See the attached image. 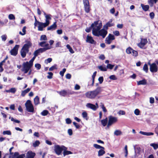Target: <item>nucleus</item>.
<instances>
[{"mask_svg":"<svg viewBox=\"0 0 158 158\" xmlns=\"http://www.w3.org/2000/svg\"><path fill=\"white\" fill-rule=\"evenodd\" d=\"M83 2L84 6L89 5L88 0H83Z\"/></svg>","mask_w":158,"mask_h":158,"instance_id":"09e8293b","label":"nucleus"},{"mask_svg":"<svg viewBox=\"0 0 158 158\" xmlns=\"http://www.w3.org/2000/svg\"><path fill=\"white\" fill-rule=\"evenodd\" d=\"M3 134L4 135H10L11 134V133L10 131L8 130L3 131Z\"/></svg>","mask_w":158,"mask_h":158,"instance_id":"49530a36","label":"nucleus"},{"mask_svg":"<svg viewBox=\"0 0 158 158\" xmlns=\"http://www.w3.org/2000/svg\"><path fill=\"white\" fill-rule=\"evenodd\" d=\"M98 68L101 71H107V68L105 65H100L98 66Z\"/></svg>","mask_w":158,"mask_h":158,"instance_id":"c756f323","label":"nucleus"},{"mask_svg":"<svg viewBox=\"0 0 158 158\" xmlns=\"http://www.w3.org/2000/svg\"><path fill=\"white\" fill-rule=\"evenodd\" d=\"M158 0H148V4L151 6H153L154 4L156 3Z\"/></svg>","mask_w":158,"mask_h":158,"instance_id":"bb28decb","label":"nucleus"},{"mask_svg":"<svg viewBox=\"0 0 158 158\" xmlns=\"http://www.w3.org/2000/svg\"><path fill=\"white\" fill-rule=\"evenodd\" d=\"M35 153L31 151H28L26 154V158H34Z\"/></svg>","mask_w":158,"mask_h":158,"instance_id":"f3484780","label":"nucleus"},{"mask_svg":"<svg viewBox=\"0 0 158 158\" xmlns=\"http://www.w3.org/2000/svg\"><path fill=\"white\" fill-rule=\"evenodd\" d=\"M147 43V39L141 38L140 43L137 44V45L140 48H142Z\"/></svg>","mask_w":158,"mask_h":158,"instance_id":"9b49d317","label":"nucleus"},{"mask_svg":"<svg viewBox=\"0 0 158 158\" xmlns=\"http://www.w3.org/2000/svg\"><path fill=\"white\" fill-rule=\"evenodd\" d=\"M107 30L103 28L100 30L96 33L94 35L99 36H101L103 38H104L107 34Z\"/></svg>","mask_w":158,"mask_h":158,"instance_id":"6e6552de","label":"nucleus"},{"mask_svg":"<svg viewBox=\"0 0 158 158\" xmlns=\"http://www.w3.org/2000/svg\"><path fill=\"white\" fill-rule=\"evenodd\" d=\"M44 13L46 18L45 23L49 25L50 23L49 20L51 19V16L50 15H47L44 12Z\"/></svg>","mask_w":158,"mask_h":158,"instance_id":"a211bd4d","label":"nucleus"},{"mask_svg":"<svg viewBox=\"0 0 158 158\" xmlns=\"http://www.w3.org/2000/svg\"><path fill=\"white\" fill-rule=\"evenodd\" d=\"M39 45L42 47H45L43 48H50L48 49H50L52 48V47L51 46H49V44L46 41H44L39 43Z\"/></svg>","mask_w":158,"mask_h":158,"instance_id":"2eb2a0df","label":"nucleus"},{"mask_svg":"<svg viewBox=\"0 0 158 158\" xmlns=\"http://www.w3.org/2000/svg\"><path fill=\"white\" fill-rule=\"evenodd\" d=\"M83 2L84 6L89 5L88 0H83Z\"/></svg>","mask_w":158,"mask_h":158,"instance_id":"8fccbe9b","label":"nucleus"},{"mask_svg":"<svg viewBox=\"0 0 158 158\" xmlns=\"http://www.w3.org/2000/svg\"><path fill=\"white\" fill-rule=\"evenodd\" d=\"M66 123L67 124H70L72 122V121L69 118H67L65 119Z\"/></svg>","mask_w":158,"mask_h":158,"instance_id":"e2e57ef3","label":"nucleus"},{"mask_svg":"<svg viewBox=\"0 0 158 158\" xmlns=\"http://www.w3.org/2000/svg\"><path fill=\"white\" fill-rule=\"evenodd\" d=\"M105 153L104 149H101L99 150L98 152V156H102Z\"/></svg>","mask_w":158,"mask_h":158,"instance_id":"c85d7f7f","label":"nucleus"},{"mask_svg":"<svg viewBox=\"0 0 158 158\" xmlns=\"http://www.w3.org/2000/svg\"><path fill=\"white\" fill-rule=\"evenodd\" d=\"M19 47V45H15L14 47L10 52L11 55L14 56L18 54Z\"/></svg>","mask_w":158,"mask_h":158,"instance_id":"1a4fd4ad","label":"nucleus"},{"mask_svg":"<svg viewBox=\"0 0 158 158\" xmlns=\"http://www.w3.org/2000/svg\"><path fill=\"white\" fill-rule=\"evenodd\" d=\"M48 110H44L41 113V114L43 116H45L48 114Z\"/></svg>","mask_w":158,"mask_h":158,"instance_id":"6e6d98bb","label":"nucleus"},{"mask_svg":"<svg viewBox=\"0 0 158 158\" xmlns=\"http://www.w3.org/2000/svg\"><path fill=\"white\" fill-rule=\"evenodd\" d=\"M108 120L107 118H106L105 119L101 121V124L104 127L106 126L107 127H108Z\"/></svg>","mask_w":158,"mask_h":158,"instance_id":"412c9836","label":"nucleus"},{"mask_svg":"<svg viewBox=\"0 0 158 158\" xmlns=\"http://www.w3.org/2000/svg\"><path fill=\"white\" fill-rule=\"evenodd\" d=\"M86 106L87 107L90 108L94 111L96 110L95 106L93 104L88 103L86 104Z\"/></svg>","mask_w":158,"mask_h":158,"instance_id":"4be33fe9","label":"nucleus"},{"mask_svg":"<svg viewBox=\"0 0 158 158\" xmlns=\"http://www.w3.org/2000/svg\"><path fill=\"white\" fill-rule=\"evenodd\" d=\"M112 20L110 19L105 25L103 26V28L106 30H107L109 27H111L114 25V23H112Z\"/></svg>","mask_w":158,"mask_h":158,"instance_id":"6ab92c4d","label":"nucleus"},{"mask_svg":"<svg viewBox=\"0 0 158 158\" xmlns=\"http://www.w3.org/2000/svg\"><path fill=\"white\" fill-rule=\"evenodd\" d=\"M109 77L110 79L113 80H116L117 79L115 75H114L110 76Z\"/></svg>","mask_w":158,"mask_h":158,"instance_id":"3c124183","label":"nucleus"},{"mask_svg":"<svg viewBox=\"0 0 158 158\" xmlns=\"http://www.w3.org/2000/svg\"><path fill=\"white\" fill-rule=\"evenodd\" d=\"M102 26V24L101 21H97L94 22L91 26L92 28V34L94 35L101 29Z\"/></svg>","mask_w":158,"mask_h":158,"instance_id":"7ed1b4c3","label":"nucleus"},{"mask_svg":"<svg viewBox=\"0 0 158 158\" xmlns=\"http://www.w3.org/2000/svg\"><path fill=\"white\" fill-rule=\"evenodd\" d=\"M16 91V89L15 88H12L10 89V93H15Z\"/></svg>","mask_w":158,"mask_h":158,"instance_id":"680f3d73","label":"nucleus"},{"mask_svg":"<svg viewBox=\"0 0 158 158\" xmlns=\"http://www.w3.org/2000/svg\"><path fill=\"white\" fill-rule=\"evenodd\" d=\"M19 155V153L18 152H15L14 155L12 156H10L9 157V158H19V156H18Z\"/></svg>","mask_w":158,"mask_h":158,"instance_id":"7c9ffc66","label":"nucleus"},{"mask_svg":"<svg viewBox=\"0 0 158 158\" xmlns=\"http://www.w3.org/2000/svg\"><path fill=\"white\" fill-rule=\"evenodd\" d=\"M9 118H11V120L13 122L15 123H19L20 122V121L16 119H15L14 118L11 117V118L10 117H9Z\"/></svg>","mask_w":158,"mask_h":158,"instance_id":"5fc2aeb1","label":"nucleus"},{"mask_svg":"<svg viewBox=\"0 0 158 158\" xmlns=\"http://www.w3.org/2000/svg\"><path fill=\"white\" fill-rule=\"evenodd\" d=\"M57 93H58L60 96L65 97L67 94H72V93H68L66 91L63 90L60 91H57Z\"/></svg>","mask_w":158,"mask_h":158,"instance_id":"aec40b11","label":"nucleus"},{"mask_svg":"<svg viewBox=\"0 0 158 158\" xmlns=\"http://www.w3.org/2000/svg\"><path fill=\"white\" fill-rule=\"evenodd\" d=\"M82 115L83 117L85 118L86 120H87L88 119L87 114L86 111H84L82 113Z\"/></svg>","mask_w":158,"mask_h":158,"instance_id":"c9c22d12","label":"nucleus"},{"mask_svg":"<svg viewBox=\"0 0 158 158\" xmlns=\"http://www.w3.org/2000/svg\"><path fill=\"white\" fill-rule=\"evenodd\" d=\"M98 80L100 84H102L103 81V78L102 77H99Z\"/></svg>","mask_w":158,"mask_h":158,"instance_id":"0e129e2a","label":"nucleus"},{"mask_svg":"<svg viewBox=\"0 0 158 158\" xmlns=\"http://www.w3.org/2000/svg\"><path fill=\"white\" fill-rule=\"evenodd\" d=\"M133 50L131 47H128L126 49V52L127 54H130L132 53Z\"/></svg>","mask_w":158,"mask_h":158,"instance_id":"58836bf2","label":"nucleus"},{"mask_svg":"<svg viewBox=\"0 0 158 158\" xmlns=\"http://www.w3.org/2000/svg\"><path fill=\"white\" fill-rule=\"evenodd\" d=\"M132 53L133 56H137L138 55V52L137 51L134 50H133Z\"/></svg>","mask_w":158,"mask_h":158,"instance_id":"4d7b16f0","label":"nucleus"},{"mask_svg":"<svg viewBox=\"0 0 158 158\" xmlns=\"http://www.w3.org/2000/svg\"><path fill=\"white\" fill-rule=\"evenodd\" d=\"M27 27L26 26H24L22 30V32L21 31L19 32V34L22 35H24L26 33V29Z\"/></svg>","mask_w":158,"mask_h":158,"instance_id":"473e14b6","label":"nucleus"},{"mask_svg":"<svg viewBox=\"0 0 158 158\" xmlns=\"http://www.w3.org/2000/svg\"><path fill=\"white\" fill-rule=\"evenodd\" d=\"M122 134V132L119 130H116L114 132V135L116 136H118L121 135Z\"/></svg>","mask_w":158,"mask_h":158,"instance_id":"ea45409f","label":"nucleus"},{"mask_svg":"<svg viewBox=\"0 0 158 158\" xmlns=\"http://www.w3.org/2000/svg\"><path fill=\"white\" fill-rule=\"evenodd\" d=\"M31 90V88H28L27 89L23 90L21 91V96L22 97H24L25 95L29 92Z\"/></svg>","mask_w":158,"mask_h":158,"instance_id":"393cba45","label":"nucleus"},{"mask_svg":"<svg viewBox=\"0 0 158 158\" xmlns=\"http://www.w3.org/2000/svg\"><path fill=\"white\" fill-rule=\"evenodd\" d=\"M139 133L140 134L145 135H153L154 134V133H153L151 132H147L142 131H140Z\"/></svg>","mask_w":158,"mask_h":158,"instance_id":"2f4dec72","label":"nucleus"},{"mask_svg":"<svg viewBox=\"0 0 158 158\" xmlns=\"http://www.w3.org/2000/svg\"><path fill=\"white\" fill-rule=\"evenodd\" d=\"M86 41V42L91 44H95L96 43V42L94 40L93 38L91 36L89 35L87 36Z\"/></svg>","mask_w":158,"mask_h":158,"instance_id":"dca6fc26","label":"nucleus"},{"mask_svg":"<svg viewBox=\"0 0 158 158\" xmlns=\"http://www.w3.org/2000/svg\"><path fill=\"white\" fill-rule=\"evenodd\" d=\"M1 37L2 41H4L6 39L7 36L5 35H3L1 36Z\"/></svg>","mask_w":158,"mask_h":158,"instance_id":"052dcab7","label":"nucleus"},{"mask_svg":"<svg viewBox=\"0 0 158 158\" xmlns=\"http://www.w3.org/2000/svg\"><path fill=\"white\" fill-rule=\"evenodd\" d=\"M94 147L96 149H105V148L104 147L101 146L100 145H99L97 144H94L93 145Z\"/></svg>","mask_w":158,"mask_h":158,"instance_id":"f704fd0d","label":"nucleus"},{"mask_svg":"<svg viewBox=\"0 0 158 158\" xmlns=\"http://www.w3.org/2000/svg\"><path fill=\"white\" fill-rule=\"evenodd\" d=\"M50 48H40L35 51L33 53L34 56H37L40 53H42L45 51L46 50H48Z\"/></svg>","mask_w":158,"mask_h":158,"instance_id":"ddd939ff","label":"nucleus"},{"mask_svg":"<svg viewBox=\"0 0 158 158\" xmlns=\"http://www.w3.org/2000/svg\"><path fill=\"white\" fill-rule=\"evenodd\" d=\"M118 114L119 115H125V112L123 110H120L118 113Z\"/></svg>","mask_w":158,"mask_h":158,"instance_id":"69168bd1","label":"nucleus"},{"mask_svg":"<svg viewBox=\"0 0 158 158\" xmlns=\"http://www.w3.org/2000/svg\"><path fill=\"white\" fill-rule=\"evenodd\" d=\"M35 67L38 70H39L41 68V65L39 64H35Z\"/></svg>","mask_w":158,"mask_h":158,"instance_id":"774afa93","label":"nucleus"},{"mask_svg":"<svg viewBox=\"0 0 158 158\" xmlns=\"http://www.w3.org/2000/svg\"><path fill=\"white\" fill-rule=\"evenodd\" d=\"M137 83L138 85H145L147 84V82L145 79H143L142 80L137 81Z\"/></svg>","mask_w":158,"mask_h":158,"instance_id":"a878e982","label":"nucleus"},{"mask_svg":"<svg viewBox=\"0 0 158 158\" xmlns=\"http://www.w3.org/2000/svg\"><path fill=\"white\" fill-rule=\"evenodd\" d=\"M38 30L39 31H43L44 27H46L48 25L46 23L38 22Z\"/></svg>","mask_w":158,"mask_h":158,"instance_id":"f8f14e48","label":"nucleus"},{"mask_svg":"<svg viewBox=\"0 0 158 158\" xmlns=\"http://www.w3.org/2000/svg\"><path fill=\"white\" fill-rule=\"evenodd\" d=\"M114 66V65H112L110 64H108L107 65L106 68H107V69L108 68L111 69L113 68Z\"/></svg>","mask_w":158,"mask_h":158,"instance_id":"603ef678","label":"nucleus"},{"mask_svg":"<svg viewBox=\"0 0 158 158\" xmlns=\"http://www.w3.org/2000/svg\"><path fill=\"white\" fill-rule=\"evenodd\" d=\"M57 27V26L56 25V22H55L53 23V24L52 25L50 26L49 27H48L47 28L48 30H55Z\"/></svg>","mask_w":158,"mask_h":158,"instance_id":"b1692460","label":"nucleus"},{"mask_svg":"<svg viewBox=\"0 0 158 158\" xmlns=\"http://www.w3.org/2000/svg\"><path fill=\"white\" fill-rule=\"evenodd\" d=\"M115 39L114 36L111 34H109L108 36L106 39V43L108 44H110L112 40Z\"/></svg>","mask_w":158,"mask_h":158,"instance_id":"9d476101","label":"nucleus"},{"mask_svg":"<svg viewBox=\"0 0 158 158\" xmlns=\"http://www.w3.org/2000/svg\"><path fill=\"white\" fill-rule=\"evenodd\" d=\"M102 91V88L101 87H98L94 90L86 93L85 94V96L88 98H94Z\"/></svg>","mask_w":158,"mask_h":158,"instance_id":"f03ea898","label":"nucleus"},{"mask_svg":"<svg viewBox=\"0 0 158 158\" xmlns=\"http://www.w3.org/2000/svg\"><path fill=\"white\" fill-rule=\"evenodd\" d=\"M34 103L35 105H37L40 103L39 98L37 96L34 98Z\"/></svg>","mask_w":158,"mask_h":158,"instance_id":"cd10ccee","label":"nucleus"},{"mask_svg":"<svg viewBox=\"0 0 158 158\" xmlns=\"http://www.w3.org/2000/svg\"><path fill=\"white\" fill-rule=\"evenodd\" d=\"M85 11L86 13H89L90 11L89 5L84 6Z\"/></svg>","mask_w":158,"mask_h":158,"instance_id":"de8ad7c7","label":"nucleus"},{"mask_svg":"<svg viewBox=\"0 0 158 158\" xmlns=\"http://www.w3.org/2000/svg\"><path fill=\"white\" fill-rule=\"evenodd\" d=\"M25 42L26 44H24L20 52L21 55L23 58H24L26 56V54L29 51V48L31 47L32 45L31 43L29 40H26Z\"/></svg>","mask_w":158,"mask_h":158,"instance_id":"f257e3e1","label":"nucleus"},{"mask_svg":"<svg viewBox=\"0 0 158 158\" xmlns=\"http://www.w3.org/2000/svg\"><path fill=\"white\" fill-rule=\"evenodd\" d=\"M66 47L69 50V51L71 53L73 54L74 52L73 50L69 44L66 45Z\"/></svg>","mask_w":158,"mask_h":158,"instance_id":"e433bc0d","label":"nucleus"},{"mask_svg":"<svg viewBox=\"0 0 158 158\" xmlns=\"http://www.w3.org/2000/svg\"><path fill=\"white\" fill-rule=\"evenodd\" d=\"M97 73V72L95 71L93 74L92 76V85H93L94 83V80L95 76H96V74Z\"/></svg>","mask_w":158,"mask_h":158,"instance_id":"a19ab883","label":"nucleus"},{"mask_svg":"<svg viewBox=\"0 0 158 158\" xmlns=\"http://www.w3.org/2000/svg\"><path fill=\"white\" fill-rule=\"evenodd\" d=\"M26 110L28 112L33 113L34 112V106L30 100H27L25 104Z\"/></svg>","mask_w":158,"mask_h":158,"instance_id":"423d86ee","label":"nucleus"},{"mask_svg":"<svg viewBox=\"0 0 158 158\" xmlns=\"http://www.w3.org/2000/svg\"><path fill=\"white\" fill-rule=\"evenodd\" d=\"M67 148L65 146V148L64 149L63 152V154L64 156L66 155L73 154V153L71 151H67Z\"/></svg>","mask_w":158,"mask_h":158,"instance_id":"5701e85b","label":"nucleus"},{"mask_svg":"<svg viewBox=\"0 0 158 158\" xmlns=\"http://www.w3.org/2000/svg\"><path fill=\"white\" fill-rule=\"evenodd\" d=\"M141 6L142 7L143 10L145 11H147L149 8V6L148 5H144L143 4H142L141 5Z\"/></svg>","mask_w":158,"mask_h":158,"instance_id":"72a5a7b5","label":"nucleus"},{"mask_svg":"<svg viewBox=\"0 0 158 158\" xmlns=\"http://www.w3.org/2000/svg\"><path fill=\"white\" fill-rule=\"evenodd\" d=\"M108 128L110 127L112 125L117 122L118 118L112 115L109 116L108 118Z\"/></svg>","mask_w":158,"mask_h":158,"instance_id":"39448f33","label":"nucleus"},{"mask_svg":"<svg viewBox=\"0 0 158 158\" xmlns=\"http://www.w3.org/2000/svg\"><path fill=\"white\" fill-rule=\"evenodd\" d=\"M65 146L64 145L60 146L59 145H56L54 147V151L56 154L60 155L61 154Z\"/></svg>","mask_w":158,"mask_h":158,"instance_id":"0eeeda50","label":"nucleus"},{"mask_svg":"<svg viewBox=\"0 0 158 158\" xmlns=\"http://www.w3.org/2000/svg\"><path fill=\"white\" fill-rule=\"evenodd\" d=\"M33 65L28 61L24 62L22 64V68L21 70L24 73H26L30 70Z\"/></svg>","mask_w":158,"mask_h":158,"instance_id":"20e7f679","label":"nucleus"},{"mask_svg":"<svg viewBox=\"0 0 158 158\" xmlns=\"http://www.w3.org/2000/svg\"><path fill=\"white\" fill-rule=\"evenodd\" d=\"M8 18L10 20H15V17L12 14H10L8 15Z\"/></svg>","mask_w":158,"mask_h":158,"instance_id":"a18cd8bd","label":"nucleus"},{"mask_svg":"<svg viewBox=\"0 0 158 158\" xmlns=\"http://www.w3.org/2000/svg\"><path fill=\"white\" fill-rule=\"evenodd\" d=\"M40 144V142L38 140H36L34 143H33V145L34 147H36L38 146Z\"/></svg>","mask_w":158,"mask_h":158,"instance_id":"c03bdc74","label":"nucleus"},{"mask_svg":"<svg viewBox=\"0 0 158 158\" xmlns=\"http://www.w3.org/2000/svg\"><path fill=\"white\" fill-rule=\"evenodd\" d=\"M150 145L152 147L155 149H156L158 148V144H157L152 143Z\"/></svg>","mask_w":158,"mask_h":158,"instance_id":"79ce46f5","label":"nucleus"},{"mask_svg":"<svg viewBox=\"0 0 158 158\" xmlns=\"http://www.w3.org/2000/svg\"><path fill=\"white\" fill-rule=\"evenodd\" d=\"M143 70L146 73H148V67L147 64H145L144 65L143 68Z\"/></svg>","mask_w":158,"mask_h":158,"instance_id":"37998d69","label":"nucleus"},{"mask_svg":"<svg viewBox=\"0 0 158 158\" xmlns=\"http://www.w3.org/2000/svg\"><path fill=\"white\" fill-rule=\"evenodd\" d=\"M150 71L152 73H155L157 72L158 70V67L157 65L155 63H153L150 65Z\"/></svg>","mask_w":158,"mask_h":158,"instance_id":"4468645a","label":"nucleus"},{"mask_svg":"<svg viewBox=\"0 0 158 158\" xmlns=\"http://www.w3.org/2000/svg\"><path fill=\"white\" fill-rule=\"evenodd\" d=\"M57 65L56 64L54 65L53 66H52L50 67L49 69V71H52L54 69H57V68L56 67Z\"/></svg>","mask_w":158,"mask_h":158,"instance_id":"864d4df0","label":"nucleus"},{"mask_svg":"<svg viewBox=\"0 0 158 158\" xmlns=\"http://www.w3.org/2000/svg\"><path fill=\"white\" fill-rule=\"evenodd\" d=\"M40 40L41 41H46L47 40V38L45 35H41Z\"/></svg>","mask_w":158,"mask_h":158,"instance_id":"4c0bfd02","label":"nucleus"},{"mask_svg":"<svg viewBox=\"0 0 158 158\" xmlns=\"http://www.w3.org/2000/svg\"><path fill=\"white\" fill-rule=\"evenodd\" d=\"M140 113V111L138 109H135V110L134 111V114L136 115H139Z\"/></svg>","mask_w":158,"mask_h":158,"instance_id":"bf43d9fd","label":"nucleus"},{"mask_svg":"<svg viewBox=\"0 0 158 158\" xmlns=\"http://www.w3.org/2000/svg\"><path fill=\"white\" fill-rule=\"evenodd\" d=\"M66 71V69L65 68H64L63 69V70L61 71H60V75L62 76L63 77L64 76V73Z\"/></svg>","mask_w":158,"mask_h":158,"instance_id":"13d9d810","label":"nucleus"},{"mask_svg":"<svg viewBox=\"0 0 158 158\" xmlns=\"http://www.w3.org/2000/svg\"><path fill=\"white\" fill-rule=\"evenodd\" d=\"M48 74L49 75L47 76V78L48 79H51L52 78L53 73L52 72H48Z\"/></svg>","mask_w":158,"mask_h":158,"instance_id":"338daca9","label":"nucleus"}]
</instances>
